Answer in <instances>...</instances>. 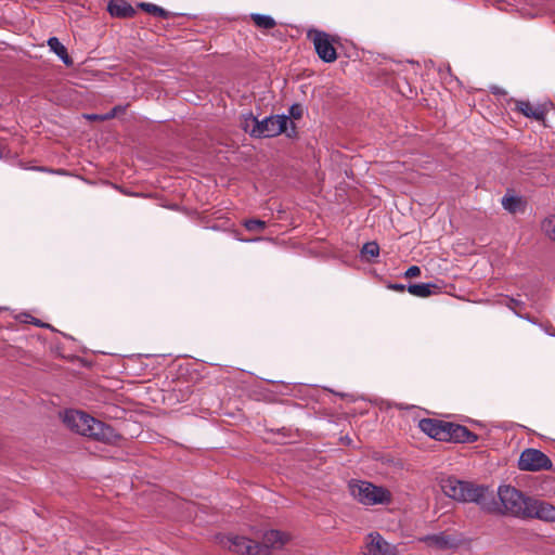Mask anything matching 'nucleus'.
<instances>
[{"instance_id": "393cba45", "label": "nucleus", "mask_w": 555, "mask_h": 555, "mask_svg": "<svg viewBox=\"0 0 555 555\" xmlns=\"http://www.w3.org/2000/svg\"><path fill=\"white\" fill-rule=\"evenodd\" d=\"M85 117L89 120H101V117H103V116L96 115V114H89V115H86Z\"/></svg>"}, {"instance_id": "0eeeda50", "label": "nucleus", "mask_w": 555, "mask_h": 555, "mask_svg": "<svg viewBox=\"0 0 555 555\" xmlns=\"http://www.w3.org/2000/svg\"><path fill=\"white\" fill-rule=\"evenodd\" d=\"M291 535L280 530H268L262 534L261 542H256L255 555H270L272 550L282 548L288 541Z\"/></svg>"}, {"instance_id": "9d476101", "label": "nucleus", "mask_w": 555, "mask_h": 555, "mask_svg": "<svg viewBox=\"0 0 555 555\" xmlns=\"http://www.w3.org/2000/svg\"><path fill=\"white\" fill-rule=\"evenodd\" d=\"M309 37L312 38L315 51L321 60L326 63L334 62L337 57L336 50L330 41V37L324 31H310Z\"/></svg>"}, {"instance_id": "9b49d317", "label": "nucleus", "mask_w": 555, "mask_h": 555, "mask_svg": "<svg viewBox=\"0 0 555 555\" xmlns=\"http://www.w3.org/2000/svg\"><path fill=\"white\" fill-rule=\"evenodd\" d=\"M365 555H399L395 545L388 543L379 533L367 534L364 546Z\"/></svg>"}, {"instance_id": "4468645a", "label": "nucleus", "mask_w": 555, "mask_h": 555, "mask_svg": "<svg viewBox=\"0 0 555 555\" xmlns=\"http://www.w3.org/2000/svg\"><path fill=\"white\" fill-rule=\"evenodd\" d=\"M107 10L112 16L116 17H127L134 13L132 7L124 0L111 1Z\"/></svg>"}, {"instance_id": "a211bd4d", "label": "nucleus", "mask_w": 555, "mask_h": 555, "mask_svg": "<svg viewBox=\"0 0 555 555\" xmlns=\"http://www.w3.org/2000/svg\"><path fill=\"white\" fill-rule=\"evenodd\" d=\"M361 254L366 258H375L379 255V246L376 242H367L363 245Z\"/></svg>"}, {"instance_id": "1a4fd4ad", "label": "nucleus", "mask_w": 555, "mask_h": 555, "mask_svg": "<svg viewBox=\"0 0 555 555\" xmlns=\"http://www.w3.org/2000/svg\"><path fill=\"white\" fill-rule=\"evenodd\" d=\"M527 504L525 518H537L546 522L555 521V505L534 498H531Z\"/></svg>"}, {"instance_id": "cd10ccee", "label": "nucleus", "mask_w": 555, "mask_h": 555, "mask_svg": "<svg viewBox=\"0 0 555 555\" xmlns=\"http://www.w3.org/2000/svg\"><path fill=\"white\" fill-rule=\"evenodd\" d=\"M258 241H260V238L247 240L246 242H258Z\"/></svg>"}, {"instance_id": "f03ea898", "label": "nucleus", "mask_w": 555, "mask_h": 555, "mask_svg": "<svg viewBox=\"0 0 555 555\" xmlns=\"http://www.w3.org/2000/svg\"><path fill=\"white\" fill-rule=\"evenodd\" d=\"M63 422L73 431L102 442L117 443L120 439V435L112 426L81 411H65Z\"/></svg>"}, {"instance_id": "6e6552de", "label": "nucleus", "mask_w": 555, "mask_h": 555, "mask_svg": "<svg viewBox=\"0 0 555 555\" xmlns=\"http://www.w3.org/2000/svg\"><path fill=\"white\" fill-rule=\"evenodd\" d=\"M551 466V460L543 452L537 449L524 450L518 461V467L521 470L537 472L548 469Z\"/></svg>"}, {"instance_id": "412c9836", "label": "nucleus", "mask_w": 555, "mask_h": 555, "mask_svg": "<svg viewBox=\"0 0 555 555\" xmlns=\"http://www.w3.org/2000/svg\"><path fill=\"white\" fill-rule=\"evenodd\" d=\"M542 229L547 236L555 241V216L547 217L542 223Z\"/></svg>"}, {"instance_id": "dca6fc26", "label": "nucleus", "mask_w": 555, "mask_h": 555, "mask_svg": "<svg viewBox=\"0 0 555 555\" xmlns=\"http://www.w3.org/2000/svg\"><path fill=\"white\" fill-rule=\"evenodd\" d=\"M251 20L257 27L262 29H271L276 25L274 18L270 15L254 13L251 14Z\"/></svg>"}, {"instance_id": "f3484780", "label": "nucleus", "mask_w": 555, "mask_h": 555, "mask_svg": "<svg viewBox=\"0 0 555 555\" xmlns=\"http://www.w3.org/2000/svg\"><path fill=\"white\" fill-rule=\"evenodd\" d=\"M521 204H522L521 198L518 196L505 195L502 198V206L504 207L505 210H507L509 212H516L517 210H519Z\"/></svg>"}, {"instance_id": "b1692460", "label": "nucleus", "mask_w": 555, "mask_h": 555, "mask_svg": "<svg viewBox=\"0 0 555 555\" xmlns=\"http://www.w3.org/2000/svg\"><path fill=\"white\" fill-rule=\"evenodd\" d=\"M118 111H120V107H118V106L114 107L109 113L102 115L103 117H101V120H106V119L115 117L117 115Z\"/></svg>"}, {"instance_id": "a878e982", "label": "nucleus", "mask_w": 555, "mask_h": 555, "mask_svg": "<svg viewBox=\"0 0 555 555\" xmlns=\"http://www.w3.org/2000/svg\"><path fill=\"white\" fill-rule=\"evenodd\" d=\"M390 288L398 291V292H403L405 289L404 285H402V284H393L390 286Z\"/></svg>"}, {"instance_id": "20e7f679", "label": "nucleus", "mask_w": 555, "mask_h": 555, "mask_svg": "<svg viewBox=\"0 0 555 555\" xmlns=\"http://www.w3.org/2000/svg\"><path fill=\"white\" fill-rule=\"evenodd\" d=\"M293 121L285 115L270 116L258 120L251 114L245 118L244 130L256 138H271L287 131Z\"/></svg>"}, {"instance_id": "2eb2a0df", "label": "nucleus", "mask_w": 555, "mask_h": 555, "mask_svg": "<svg viewBox=\"0 0 555 555\" xmlns=\"http://www.w3.org/2000/svg\"><path fill=\"white\" fill-rule=\"evenodd\" d=\"M436 287L430 283L411 284L408 287V292L416 297L425 298L431 295V288Z\"/></svg>"}, {"instance_id": "4be33fe9", "label": "nucleus", "mask_w": 555, "mask_h": 555, "mask_svg": "<svg viewBox=\"0 0 555 555\" xmlns=\"http://www.w3.org/2000/svg\"><path fill=\"white\" fill-rule=\"evenodd\" d=\"M426 540L430 543V544H435L439 547H447L449 546L451 543H450V539L443 534H435V535H430V537H427Z\"/></svg>"}, {"instance_id": "f257e3e1", "label": "nucleus", "mask_w": 555, "mask_h": 555, "mask_svg": "<svg viewBox=\"0 0 555 555\" xmlns=\"http://www.w3.org/2000/svg\"><path fill=\"white\" fill-rule=\"evenodd\" d=\"M441 488L447 496L455 501L476 503L486 512H498L519 518H525L527 503L531 499L512 486H500L498 489L500 503H498L493 491L489 487L451 477L442 481Z\"/></svg>"}, {"instance_id": "5701e85b", "label": "nucleus", "mask_w": 555, "mask_h": 555, "mask_svg": "<svg viewBox=\"0 0 555 555\" xmlns=\"http://www.w3.org/2000/svg\"><path fill=\"white\" fill-rule=\"evenodd\" d=\"M421 274V269L417 266H411L404 273L405 278H416Z\"/></svg>"}, {"instance_id": "c85d7f7f", "label": "nucleus", "mask_w": 555, "mask_h": 555, "mask_svg": "<svg viewBox=\"0 0 555 555\" xmlns=\"http://www.w3.org/2000/svg\"><path fill=\"white\" fill-rule=\"evenodd\" d=\"M294 109H295V106H292L291 111H292L293 115H294Z\"/></svg>"}, {"instance_id": "ddd939ff", "label": "nucleus", "mask_w": 555, "mask_h": 555, "mask_svg": "<svg viewBox=\"0 0 555 555\" xmlns=\"http://www.w3.org/2000/svg\"><path fill=\"white\" fill-rule=\"evenodd\" d=\"M49 49L55 53L60 60L66 65L72 66L73 60L68 55L66 47L56 37H50L47 41Z\"/></svg>"}, {"instance_id": "aec40b11", "label": "nucleus", "mask_w": 555, "mask_h": 555, "mask_svg": "<svg viewBox=\"0 0 555 555\" xmlns=\"http://www.w3.org/2000/svg\"><path fill=\"white\" fill-rule=\"evenodd\" d=\"M244 227L250 232H260L264 230L266 222L259 219H249L244 221Z\"/></svg>"}, {"instance_id": "39448f33", "label": "nucleus", "mask_w": 555, "mask_h": 555, "mask_svg": "<svg viewBox=\"0 0 555 555\" xmlns=\"http://www.w3.org/2000/svg\"><path fill=\"white\" fill-rule=\"evenodd\" d=\"M350 494L365 506L385 505L391 502L388 489L364 480H352L349 483Z\"/></svg>"}, {"instance_id": "bb28decb", "label": "nucleus", "mask_w": 555, "mask_h": 555, "mask_svg": "<svg viewBox=\"0 0 555 555\" xmlns=\"http://www.w3.org/2000/svg\"><path fill=\"white\" fill-rule=\"evenodd\" d=\"M35 324L39 325V326H44L42 323H40L38 320L34 321Z\"/></svg>"}, {"instance_id": "7ed1b4c3", "label": "nucleus", "mask_w": 555, "mask_h": 555, "mask_svg": "<svg viewBox=\"0 0 555 555\" xmlns=\"http://www.w3.org/2000/svg\"><path fill=\"white\" fill-rule=\"evenodd\" d=\"M418 427L428 437L439 441L472 443L478 439L467 427L440 420L423 418L418 422Z\"/></svg>"}, {"instance_id": "f8f14e48", "label": "nucleus", "mask_w": 555, "mask_h": 555, "mask_svg": "<svg viewBox=\"0 0 555 555\" xmlns=\"http://www.w3.org/2000/svg\"><path fill=\"white\" fill-rule=\"evenodd\" d=\"M547 104L532 105L528 101H520L517 104L518 109L527 117L534 118L537 120H543L547 112Z\"/></svg>"}, {"instance_id": "6ab92c4d", "label": "nucleus", "mask_w": 555, "mask_h": 555, "mask_svg": "<svg viewBox=\"0 0 555 555\" xmlns=\"http://www.w3.org/2000/svg\"><path fill=\"white\" fill-rule=\"evenodd\" d=\"M140 7L144 11H146V12H149V13L155 15V16L167 17V12L163 8H160V7L156 5V4H153V3H141Z\"/></svg>"}, {"instance_id": "423d86ee", "label": "nucleus", "mask_w": 555, "mask_h": 555, "mask_svg": "<svg viewBox=\"0 0 555 555\" xmlns=\"http://www.w3.org/2000/svg\"><path fill=\"white\" fill-rule=\"evenodd\" d=\"M218 543L221 547L240 555H255L256 541L238 534H221L217 535Z\"/></svg>"}]
</instances>
